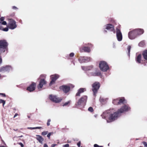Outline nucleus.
<instances>
[{"label": "nucleus", "instance_id": "4c0bfd02", "mask_svg": "<svg viewBox=\"0 0 147 147\" xmlns=\"http://www.w3.org/2000/svg\"><path fill=\"white\" fill-rule=\"evenodd\" d=\"M7 24V23L6 21H3L2 22H1V25H6Z\"/></svg>", "mask_w": 147, "mask_h": 147}, {"label": "nucleus", "instance_id": "49530a36", "mask_svg": "<svg viewBox=\"0 0 147 147\" xmlns=\"http://www.w3.org/2000/svg\"><path fill=\"white\" fill-rule=\"evenodd\" d=\"M0 95H1L3 97H5L6 95L4 93H0Z\"/></svg>", "mask_w": 147, "mask_h": 147}, {"label": "nucleus", "instance_id": "bf43d9fd", "mask_svg": "<svg viewBox=\"0 0 147 147\" xmlns=\"http://www.w3.org/2000/svg\"><path fill=\"white\" fill-rule=\"evenodd\" d=\"M23 137V136H19L18 137H20V138H21V137Z\"/></svg>", "mask_w": 147, "mask_h": 147}, {"label": "nucleus", "instance_id": "c85d7f7f", "mask_svg": "<svg viewBox=\"0 0 147 147\" xmlns=\"http://www.w3.org/2000/svg\"><path fill=\"white\" fill-rule=\"evenodd\" d=\"M131 49V47L130 46H128L127 48V50L128 52V55L129 56H130V52Z\"/></svg>", "mask_w": 147, "mask_h": 147}, {"label": "nucleus", "instance_id": "4468645a", "mask_svg": "<svg viewBox=\"0 0 147 147\" xmlns=\"http://www.w3.org/2000/svg\"><path fill=\"white\" fill-rule=\"evenodd\" d=\"M59 77V76L56 74L51 75L50 77L51 79V81L49 84V86H51L52 84H54L56 80H57Z\"/></svg>", "mask_w": 147, "mask_h": 147}, {"label": "nucleus", "instance_id": "a211bd4d", "mask_svg": "<svg viewBox=\"0 0 147 147\" xmlns=\"http://www.w3.org/2000/svg\"><path fill=\"white\" fill-rule=\"evenodd\" d=\"M72 86V88H73L74 86L72 85H70V86ZM60 88L65 93H66L68 92L70 90V86H61L60 87Z\"/></svg>", "mask_w": 147, "mask_h": 147}, {"label": "nucleus", "instance_id": "0e129e2a", "mask_svg": "<svg viewBox=\"0 0 147 147\" xmlns=\"http://www.w3.org/2000/svg\"><path fill=\"white\" fill-rule=\"evenodd\" d=\"M90 45H91V44H90Z\"/></svg>", "mask_w": 147, "mask_h": 147}, {"label": "nucleus", "instance_id": "de8ad7c7", "mask_svg": "<svg viewBox=\"0 0 147 147\" xmlns=\"http://www.w3.org/2000/svg\"><path fill=\"white\" fill-rule=\"evenodd\" d=\"M0 19L1 21H2L4 20V17H1V18Z\"/></svg>", "mask_w": 147, "mask_h": 147}, {"label": "nucleus", "instance_id": "f704fd0d", "mask_svg": "<svg viewBox=\"0 0 147 147\" xmlns=\"http://www.w3.org/2000/svg\"><path fill=\"white\" fill-rule=\"evenodd\" d=\"M51 120L50 119H48L47 123V125L48 126H49L50 125V122H51Z\"/></svg>", "mask_w": 147, "mask_h": 147}, {"label": "nucleus", "instance_id": "c756f323", "mask_svg": "<svg viewBox=\"0 0 147 147\" xmlns=\"http://www.w3.org/2000/svg\"><path fill=\"white\" fill-rule=\"evenodd\" d=\"M5 103V102L4 100L1 99H0V103H2L3 107L4 106Z\"/></svg>", "mask_w": 147, "mask_h": 147}, {"label": "nucleus", "instance_id": "3c124183", "mask_svg": "<svg viewBox=\"0 0 147 147\" xmlns=\"http://www.w3.org/2000/svg\"><path fill=\"white\" fill-rule=\"evenodd\" d=\"M56 145V144H52L51 146V147H54Z\"/></svg>", "mask_w": 147, "mask_h": 147}, {"label": "nucleus", "instance_id": "e2e57ef3", "mask_svg": "<svg viewBox=\"0 0 147 147\" xmlns=\"http://www.w3.org/2000/svg\"><path fill=\"white\" fill-rule=\"evenodd\" d=\"M109 144H108V146H109Z\"/></svg>", "mask_w": 147, "mask_h": 147}, {"label": "nucleus", "instance_id": "ea45409f", "mask_svg": "<svg viewBox=\"0 0 147 147\" xmlns=\"http://www.w3.org/2000/svg\"><path fill=\"white\" fill-rule=\"evenodd\" d=\"M18 144H19L21 146V147H24V145L21 142H19V143H18Z\"/></svg>", "mask_w": 147, "mask_h": 147}, {"label": "nucleus", "instance_id": "a19ab883", "mask_svg": "<svg viewBox=\"0 0 147 147\" xmlns=\"http://www.w3.org/2000/svg\"><path fill=\"white\" fill-rule=\"evenodd\" d=\"M35 129H42V127H35Z\"/></svg>", "mask_w": 147, "mask_h": 147}, {"label": "nucleus", "instance_id": "c03bdc74", "mask_svg": "<svg viewBox=\"0 0 147 147\" xmlns=\"http://www.w3.org/2000/svg\"><path fill=\"white\" fill-rule=\"evenodd\" d=\"M69 144H67L63 146V147H69Z\"/></svg>", "mask_w": 147, "mask_h": 147}, {"label": "nucleus", "instance_id": "20e7f679", "mask_svg": "<svg viewBox=\"0 0 147 147\" xmlns=\"http://www.w3.org/2000/svg\"><path fill=\"white\" fill-rule=\"evenodd\" d=\"M99 67L101 70L102 71H106L109 69L107 62L105 61H101L99 64Z\"/></svg>", "mask_w": 147, "mask_h": 147}, {"label": "nucleus", "instance_id": "a18cd8bd", "mask_svg": "<svg viewBox=\"0 0 147 147\" xmlns=\"http://www.w3.org/2000/svg\"><path fill=\"white\" fill-rule=\"evenodd\" d=\"M28 129H35V127H28L27 128Z\"/></svg>", "mask_w": 147, "mask_h": 147}, {"label": "nucleus", "instance_id": "f8f14e48", "mask_svg": "<svg viewBox=\"0 0 147 147\" xmlns=\"http://www.w3.org/2000/svg\"><path fill=\"white\" fill-rule=\"evenodd\" d=\"M115 33L116 34V38L118 41L119 42L121 41L123 36L121 30L117 28H116Z\"/></svg>", "mask_w": 147, "mask_h": 147}, {"label": "nucleus", "instance_id": "a878e982", "mask_svg": "<svg viewBox=\"0 0 147 147\" xmlns=\"http://www.w3.org/2000/svg\"><path fill=\"white\" fill-rule=\"evenodd\" d=\"M143 55L144 58L147 60V50L144 51L143 53Z\"/></svg>", "mask_w": 147, "mask_h": 147}, {"label": "nucleus", "instance_id": "ddd939ff", "mask_svg": "<svg viewBox=\"0 0 147 147\" xmlns=\"http://www.w3.org/2000/svg\"><path fill=\"white\" fill-rule=\"evenodd\" d=\"M49 98L51 100L56 103L59 102L62 100L61 98L58 97L56 96L52 95H49Z\"/></svg>", "mask_w": 147, "mask_h": 147}, {"label": "nucleus", "instance_id": "423d86ee", "mask_svg": "<svg viewBox=\"0 0 147 147\" xmlns=\"http://www.w3.org/2000/svg\"><path fill=\"white\" fill-rule=\"evenodd\" d=\"M130 110V108L128 105H124L122 106L118 110L121 115L124 112H127Z\"/></svg>", "mask_w": 147, "mask_h": 147}, {"label": "nucleus", "instance_id": "2eb2a0df", "mask_svg": "<svg viewBox=\"0 0 147 147\" xmlns=\"http://www.w3.org/2000/svg\"><path fill=\"white\" fill-rule=\"evenodd\" d=\"M137 36L135 31H134V29L129 32L128 33V37L130 39H134Z\"/></svg>", "mask_w": 147, "mask_h": 147}, {"label": "nucleus", "instance_id": "603ef678", "mask_svg": "<svg viewBox=\"0 0 147 147\" xmlns=\"http://www.w3.org/2000/svg\"><path fill=\"white\" fill-rule=\"evenodd\" d=\"M43 147H48L47 144H44Z\"/></svg>", "mask_w": 147, "mask_h": 147}, {"label": "nucleus", "instance_id": "5fc2aeb1", "mask_svg": "<svg viewBox=\"0 0 147 147\" xmlns=\"http://www.w3.org/2000/svg\"><path fill=\"white\" fill-rule=\"evenodd\" d=\"M71 141H70L69 140H67V142L68 143H71Z\"/></svg>", "mask_w": 147, "mask_h": 147}, {"label": "nucleus", "instance_id": "09e8293b", "mask_svg": "<svg viewBox=\"0 0 147 147\" xmlns=\"http://www.w3.org/2000/svg\"><path fill=\"white\" fill-rule=\"evenodd\" d=\"M94 147H99V146L97 145V144H95L94 145Z\"/></svg>", "mask_w": 147, "mask_h": 147}, {"label": "nucleus", "instance_id": "cd10ccee", "mask_svg": "<svg viewBox=\"0 0 147 147\" xmlns=\"http://www.w3.org/2000/svg\"><path fill=\"white\" fill-rule=\"evenodd\" d=\"M145 44V42L144 41H142L139 44V45L140 47L143 46Z\"/></svg>", "mask_w": 147, "mask_h": 147}, {"label": "nucleus", "instance_id": "393cba45", "mask_svg": "<svg viewBox=\"0 0 147 147\" xmlns=\"http://www.w3.org/2000/svg\"><path fill=\"white\" fill-rule=\"evenodd\" d=\"M141 57L142 55L140 54L138 55L137 58L136 59V61L137 63H140Z\"/></svg>", "mask_w": 147, "mask_h": 147}, {"label": "nucleus", "instance_id": "680f3d73", "mask_svg": "<svg viewBox=\"0 0 147 147\" xmlns=\"http://www.w3.org/2000/svg\"><path fill=\"white\" fill-rule=\"evenodd\" d=\"M99 147H103L102 146H99Z\"/></svg>", "mask_w": 147, "mask_h": 147}, {"label": "nucleus", "instance_id": "5701e85b", "mask_svg": "<svg viewBox=\"0 0 147 147\" xmlns=\"http://www.w3.org/2000/svg\"><path fill=\"white\" fill-rule=\"evenodd\" d=\"M86 89L85 88H80L78 90L76 93V95L78 96H80V94L81 93L84 92L86 90Z\"/></svg>", "mask_w": 147, "mask_h": 147}, {"label": "nucleus", "instance_id": "052dcab7", "mask_svg": "<svg viewBox=\"0 0 147 147\" xmlns=\"http://www.w3.org/2000/svg\"><path fill=\"white\" fill-rule=\"evenodd\" d=\"M28 118H30V117L29 116H28Z\"/></svg>", "mask_w": 147, "mask_h": 147}, {"label": "nucleus", "instance_id": "6ab92c4d", "mask_svg": "<svg viewBox=\"0 0 147 147\" xmlns=\"http://www.w3.org/2000/svg\"><path fill=\"white\" fill-rule=\"evenodd\" d=\"M90 58L87 57H83L80 58L79 60L80 63H82L89 61L90 60Z\"/></svg>", "mask_w": 147, "mask_h": 147}, {"label": "nucleus", "instance_id": "1a4fd4ad", "mask_svg": "<svg viewBox=\"0 0 147 147\" xmlns=\"http://www.w3.org/2000/svg\"><path fill=\"white\" fill-rule=\"evenodd\" d=\"M8 26L9 29L13 30L16 28L17 26L16 24V22L11 19H9Z\"/></svg>", "mask_w": 147, "mask_h": 147}, {"label": "nucleus", "instance_id": "8fccbe9b", "mask_svg": "<svg viewBox=\"0 0 147 147\" xmlns=\"http://www.w3.org/2000/svg\"><path fill=\"white\" fill-rule=\"evenodd\" d=\"M2 62V59L1 58V56L0 55V64Z\"/></svg>", "mask_w": 147, "mask_h": 147}, {"label": "nucleus", "instance_id": "0eeeda50", "mask_svg": "<svg viewBox=\"0 0 147 147\" xmlns=\"http://www.w3.org/2000/svg\"><path fill=\"white\" fill-rule=\"evenodd\" d=\"M87 98V96H83L78 100V102L76 104V105L77 106L80 105H84L86 102Z\"/></svg>", "mask_w": 147, "mask_h": 147}, {"label": "nucleus", "instance_id": "39448f33", "mask_svg": "<svg viewBox=\"0 0 147 147\" xmlns=\"http://www.w3.org/2000/svg\"><path fill=\"white\" fill-rule=\"evenodd\" d=\"M13 69V67L10 65H7L2 66L0 68V73H3L5 72L9 73Z\"/></svg>", "mask_w": 147, "mask_h": 147}, {"label": "nucleus", "instance_id": "37998d69", "mask_svg": "<svg viewBox=\"0 0 147 147\" xmlns=\"http://www.w3.org/2000/svg\"><path fill=\"white\" fill-rule=\"evenodd\" d=\"M81 145V142L79 141L77 144V145L79 147H80Z\"/></svg>", "mask_w": 147, "mask_h": 147}, {"label": "nucleus", "instance_id": "f3484780", "mask_svg": "<svg viewBox=\"0 0 147 147\" xmlns=\"http://www.w3.org/2000/svg\"><path fill=\"white\" fill-rule=\"evenodd\" d=\"M81 67L82 69L83 70L85 71H87L86 72L87 74V72H88L92 71L94 68L93 67L92 65H90L86 66H82Z\"/></svg>", "mask_w": 147, "mask_h": 147}, {"label": "nucleus", "instance_id": "c9c22d12", "mask_svg": "<svg viewBox=\"0 0 147 147\" xmlns=\"http://www.w3.org/2000/svg\"><path fill=\"white\" fill-rule=\"evenodd\" d=\"M70 102L69 101L65 102L63 105V106H66Z\"/></svg>", "mask_w": 147, "mask_h": 147}, {"label": "nucleus", "instance_id": "473e14b6", "mask_svg": "<svg viewBox=\"0 0 147 147\" xmlns=\"http://www.w3.org/2000/svg\"><path fill=\"white\" fill-rule=\"evenodd\" d=\"M48 133V131H44L42 132V133L41 134L42 136H45L46 135L47 133Z\"/></svg>", "mask_w": 147, "mask_h": 147}, {"label": "nucleus", "instance_id": "b1692460", "mask_svg": "<svg viewBox=\"0 0 147 147\" xmlns=\"http://www.w3.org/2000/svg\"><path fill=\"white\" fill-rule=\"evenodd\" d=\"M82 49L84 51L86 52H90V48L87 47H82Z\"/></svg>", "mask_w": 147, "mask_h": 147}, {"label": "nucleus", "instance_id": "f03ea898", "mask_svg": "<svg viewBox=\"0 0 147 147\" xmlns=\"http://www.w3.org/2000/svg\"><path fill=\"white\" fill-rule=\"evenodd\" d=\"M8 44L5 40H0V54L7 50Z\"/></svg>", "mask_w": 147, "mask_h": 147}, {"label": "nucleus", "instance_id": "9d476101", "mask_svg": "<svg viewBox=\"0 0 147 147\" xmlns=\"http://www.w3.org/2000/svg\"><path fill=\"white\" fill-rule=\"evenodd\" d=\"M45 78V75H42L40 76V78H42L40 79L39 84L38 86V89H39L43 87V86L46 84L47 82L45 80V79L44 78Z\"/></svg>", "mask_w": 147, "mask_h": 147}, {"label": "nucleus", "instance_id": "72a5a7b5", "mask_svg": "<svg viewBox=\"0 0 147 147\" xmlns=\"http://www.w3.org/2000/svg\"><path fill=\"white\" fill-rule=\"evenodd\" d=\"M88 111H90L91 112H92L93 111V108L91 107H89L88 109Z\"/></svg>", "mask_w": 147, "mask_h": 147}, {"label": "nucleus", "instance_id": "7ed1b4c3", "mask_svg": "<svg viewBox=\"0 0 147 147\" xmlns=\"http://www.w3.org/2000/svg\"><path fill=\"white\" fill-rule=\"evenodd\" d=\"M87 75L89 76H101V74L98 68L94 67L92 71L87 72Z\"/></svg>", "mask_w": 147, "mask_h": 147}, {"label": "nucleus", "instance_id": "f257e3e1", "mask_svg": "<svg viewBox=\"0 0 147 147\" xmlns=\"http://www.w3.org/2000/svg\"><path fill=\"white\" fill-rule=\"evenodd\" d=\"M121 116L118 110L113 113L110 110H107L104 112L101 115L103 118L106 119L107 123L115 121Z\"/></svg>", "mask_w": 147, "mask_h": 147}, {"label": "nucleus", "instance_id": "2f4dec72", "mask_svg": "<svg viewBox=\"0 0 147 147\" xmlns=\"http://www.w3.org/2000/svg\"><path fill=\"white\" fill-rule=\"evenodd\" d=\"M53 132H51L49 133L47 136V137L49 138V139H50V136L51 135L53 134Z\"/></svg>", "mask_w": 147, "mask_h": 147}, {"label": "nucleus", "instance_id": "58836bf2", "mask_svg": "<svg viewBox=\"0 0 147 147\" xmlns=\"http://www.w3.org/2000/svg\"><path fill=\"white\" fill-rule=\"evenodd\" d=\"M74 55V53H71L69 54V56L70 57H73Z\"/></svg>", "mask_w": 147, "mask_h": 147}, {"label": "nucleus", "instance_id": "864d4df0", "mask_svg": "<svg viewBox=\"0 0 147 147\" xmlns=\"http://www.w3.org/2000/svg\"><path fill=\"white\" fill-rule=\"evenodd\" d=\"M18 115V114L17 113H16L14 116L13 118H15V117L17 116Z\"/></svg>", "mask_w": 147, "mask_h": 147}, {"label": "nucleus", "instance_id": "6e6d98bb", "mask_svg": "<svg viewBox=\"0 0 147 147\" xmlns=\"http://www.w3.org/2000/svg\"><path fill=\"white\" fill-rule=\"evenodd\" d=\"M104 33H107V30H104Z\"/></svg>", "mask_w": 147, "mask_h": 147}, {"label": "nucleus", "instance_id": "412c9836", "mask_svg": "<svg viewBox=\"0 0 147 147\" xmlns=\"http://www.w3.org/2000/svg\"><path fill=\"white\" fill-rule=\"evenodd\" d=\"M137 36L141 35L143 34L144 32V30L142 29H134Z\"/></svg>", "mask_w": 147, "mask_h": 147}, {"label": "nucleus", "instance_id": "13d9d810", "mask_svg": "<svg viewBox=\"0 0 147 147\" xmlns=\"http://www.w3.org/2000/svg\"><path fill=\"white\" fill-rule=\"evenodd\" d=\"M13 130H14V131H17L18 130V129H13Z\"/></svg>", "mask_w": 147, "mask_h": 147}, {"label": "nucleus", "instance_id": "4be33fe9", "mask_svg": "<svg viewBox=\"0 0 147 147\" xmlns=\"http://www.w3.org/2000/svg\"><path fill=\"white\" fill-rule=\"evenodd\" d=\"M36 136L37 137L36 138V139L37 140H38L40 143L42 144V142L44 140V139L40 135H36Z\"/></svg>", "mask_w": 147, "mask_h": 147}, {"label": "nucleus", "instance_id": "7c9ffc66", "mask_svg": "<svg viewBox=\"0 0 147 147\" xmlns=\"http://www.w3.org/2000/svg\"><path fill=\"white\" fill-rule=\"evenodd\" d=\"M0 30H2L3 31H6V32H7V31L8 30V28L7 27H6V28H0Z\"/></svg>", "mask_w": 147, "mask_h": 147}, {"label": "nucleus", "instance_id": "bb28decb", "mask_svg": "<svg viewBox=\"0 0 147 147\" xmlns=\"http://www.w3.org/2000/svg\"><path fill=\"white\" fill-rule=\"evenodd\" d=\"M99 100L100 102H101L102 104L104 103L106 101V99H104L102 97H100Z\"/></svg>", "mask_w": 147, "mask_h": 147}, {"label": "nucleus", "instance_id": "6e6552de", "mask_svg": "<svg viewBox=\"0 0 147 147\" xmlns=\"http://www.w3.org/2000/svg\"><path fill=\"white\" fill-rule=\"evenodd\" d=\"M100 87V84L97 82H95L92 85V90L93 91L94 95H95L97 93V91Z\"/></svg>", "mask_w": 147, "mask_h": 147}, {"label": "nucleus", "instance_id": "e433bc0d", "mask_svg": "<svg viewBox=\"0 0 147 147\" xmlns=\"http://www.w3.org/2000/svg\"><path fill=\"white\" fill-rule=\"evenodd\" d=\"M142 144L145 147H147V143L145 142H143Z\"/></svg>", "mask_w": 147, "mask_h": 147}, {"label": "nucleus", "instance_id": "9b49d317", "mask_svg": "<svg viewBox=\"0 0 147 147\" xmlns=\"http://www.w3.org/2000/svg\"><path fill=\"white\" fill-rule=\"evenodd\" d=\"M126 102L124 98H118L114 99L113 101V103L115 105H119L121 104H124Z\"/></svg>", "mask_w": 147, "mask_h": 147}, {"label": "nucleus", "instance_id": "69168bd1", "mask_svg": "<svg viewBox=\"0 0 147 147\" xmlns=\"http://www.w3.org/2000/svg\"><path fill=\"white\" fill-rule=\"evenodd\" d=\"M1 77V75L0 74V77Z\"/></svg>", "mask_w": 147, "mask_h": 147}, {"label": "nucleus", "instance_id": "79ce46f5", "mask_svg": "<svg viewBox=\"0 0 147 147\" xmlns=\"http://www.w3.org/2000/svg\"><path fill=\"white\" fill-rule=\"evenodd\" d=\"M12 8L13 9H15V10H17L18 9V8L17 7L15 6H13L12 7Z\"/></svg>", "mask_w": 147, "mask_h": 147}, {"label": "nucleus", "instance_id": "aec40b11", "mask_svg": "<svg viewBox=\"0 0 147 147\" xmlns=\"http://www.w3.org/2000/svg\"><path fill=\"white\" fill-rule=\"evenodd\" d=\"M36 86V83L33 82L27 88V90L30 92L32 91L35 90Z\"/></svg>", "mask_w": 147, "mask_h": 147}, {"label": "nucleus", "instance_id": "4d7b16f0", "mask_svg": "<svg viewBox=\"0 0 147 147\" xmlns=\"http://www.w3.org/2000/svg\"><path fill=\"white\" fill-rule=\"evenodd\" d=\"M97 116V115H94V116L95 117H96Z\"/></svg>", "mask_w": 147, "mask_h": 147}, {"label": "nucleus", "instance_id": "dca6fc26", "mask_svg": "<svg viewBox=\"0 0 147 147\" xmlns=\"http://www.w3.org/2000/svg\"><path fill=\"white\" fill-rule=\"evenodd\" d=\"M105 28L110 31H113L115 33V31L114 26L111 24H108L104 26Z\"/></svg>", "mask_w": 147, "mask_h": 147}]
</instances>
